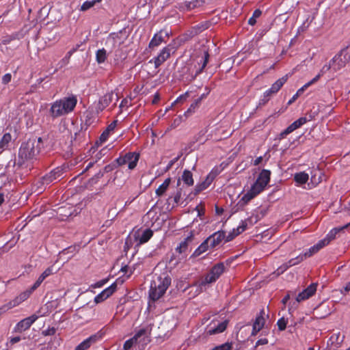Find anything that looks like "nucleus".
<instances>
[{"label":"nucleus","mask_w":350,"mask_h":350,"mask_svg":"<svg viewBox=\"0 0 350 350\" xmlns=\"http://www.w3.org/2000/svg\"><path fill=\"white\" fill-rule=\"evenodd\" d=\"M42 138L29 139L21 144L18 150V160L17 165L21 166L25 161L36 159L42 148H43Z\"/></svg>","instance_id":"f257e3e1"},{"label":"nucleus","mask_w":350,"mask_h":350,"mask_svg":"<svg viewBox=\"0 0 350 350\" xmlns=\"http://www.w3.org/2000/svg\"><path fill=\"white\" fill-rule=\"evenodd\" d=\"M77 104V98L75 95L56 100L51 103L49 109L50 116L57 118L72 112Z\"/></svg>","instance_id":"f03ea898"},{"label":"nucleus","mask_w":350,"mask_h":350,"mask_svg":"<svg viewBox=\"0 0 350 350\" xmlns=\"http://www.w3.org/2000/svg\"><path fill=\"white\" fill-rule=\"evenodd\" d=\"M171 284V278L167 275L157 277L152 280L149 290V297L152 301H157L165 293Z\"/></svg>","instance_id":"7ed1b4c3"},{"label":"nucleus","mask_w":350,"mask_h":350,"mask_svg":"<svg viewBox=\"0 0 350 350\" xmlns=\"http://www.w3.org/2000/svg\"><path fill=\"white\" fill-rule=\"evenodd\" d=\"M225 265L224 262H219L215 264L209 271V272L204 276V280L197 283L200 292L202 291L203 286L208 284H211L216 282L219 278L222 275L225 271Z\"/></svg>","instance_id":"20e7f679"},{"label":"nucleus","mask_w":350,"mask_h":350,"mask_svg":"<svg viewBox=\"0 0 350 350\" xmlns=\"http://www.w3.org/2000/svg\"><path fill=\"white\" fill-rule=\"evenodd\" d=\"M107 44H111L115 49L114 62L118 64L122 62L127 57L126 53L120 47L122 42L118 36H110L107 40Z\"/></svg>","instance_id":"39448f33"},{"label":"nucleus","mask_w":350,"mask_h":350,"mask_svg":"<svg viewBox=\"0 0 350 350\" xmlns=\"http://www.w3.org/2000/svg\"><path fill=\"white\" fill-rule=\"evenodd\" d=\"M350 61V49L347 48L341 50L340 53L336 55L332 59L333 71L337 72L345 67L346 64Z\"/></svg>","instance_id":"423d86ee"},{"label":"nucleus","mask_w":350,"mask_h":350,"mask_svg":"<svg viewBox=\"0 0 350 350\" xmlns=\"http://www.w3.org/2000/svg\"><path fill=\"white\" fill-rule=\"evenodd\" d=\"M139 159V154L135 152H129L124 156H120L116 159L118 166H122L128 163L129 170H133L137 164Z\"/></svg>","instance_id":"0eeeda50"},{"label":"nucleus","mask_w":350,"mask_h":350,"mask_svg":"<svg viewBox=\"0 0 350 350\" xmlns=\"http://www.w3.org/2000/svg\"><path fill=\"white\" fill-rule=\"evenodd\" d=\"M173 46L172 44H168L166 46L163 47L158 55L152 59L150 62H153L154 64V68H158L163 63H164L167 59L170 57L171 51L173 49Z\"/></svg>","instance_id":"6e6552de"},{"label":"nucleus","mask_w":350,"mask_h":350,"mask_svg":"<svg viewBox=\"0 0 350 350\" xmlns=\"http://www.w3.org/2000/svg\"><path fill=\"white\" fill-rule=\"evenodd\" d=\"M64 173V168L62 167H57L51 170L48 174L43 176L40 180L42 185H48L53 183L54 180L58 179L62 176Z\"/></svg>","instance_id":"1a4fd4ad"},{"label":"nucleus","mask_w":350,"mask_h":350,"mask_svg":"<svg viewBox=\"0 0 350 350\" xmlns=\"http://www.w3.org/2000/svg\"><path fill=\"white\" fill-rule=\"evenodd\" d=\"M171 31L167 30L161 29L157 33H154L151 40L148 44V48L151 50H154L158 47L162 42H166L165 37L169 38Z\"/></svg>","instance_id":"9d476101"},{"label":"nucleus","mask_w":350,"mask_h":350,"mask_svg":"<svg viewBox=\"0 0 350 350\" xmlns=\"http://www.w3.org/2000/svg\"><path fill=\"white\" fill-rule=\"evenodd\" d=\"M219 173V172L216 169H213L211 170V172L207 175L206 179L200 183L197 184L195 186L194 189V193L195 194H198L201 191L205 190L206 188L208 187V186L211 184V183L213 181L215 178L217 176V174Z\"/></svg>","instance_id":"9b49d317"},{"label":"nucleus","mask_w":350,"mask_h":350,"mask_svg":"<svg viewBox=\"0 0 350 350\" xmlns=\"http://www.w3.org/2000/svg\"><path fill=\"white\" fill-rule=\"evenodd\" d=\"M317 288V283L310 284L306 288H305L297 295L296 301L293 303V304H296L300 301L306 300L311 297L316 293Z\"/></svg>","instance_id":"f8f14e48"},{"label":"nucleus","mask_w":350,"mask_h":350,"mask_svg":"<svg viewBox=\"0 0 350 350\" xmlns=\"http://www.w3.org/2000/svg\"><path fill=\"white\" fill-rule=\"evenodd\" d=\"M36 314H33L21 321H20L15 327V330L18 332H23L28 329L31 325L38 319Z\"/></svg>","instance_id":"ddd939ff"},{"label":"nucleus","mask_w":350,"mask_h":350,"mask_svg":"<svg viewBox=\"0 0 350 350\" xmlns=\"http://www.w3.org/2000/svg\"><path fill=\"white\" fill-rule=\"evenodd\" d=\"M117 289V284L113 282L94 297V302L99 304L109 297Z\"/></svg>","instance_id":"4468645a"},{"label":"nucleus","mask_w":350,"mask_h":350,"mask_svg":"<svg viewBox=\"0 0 350 350\" xmlns=\"http://www.w3.org/2000/svg\"><path fill=\"white\" fill-rule=\"evenodd\" d=\"M101 338L102 335L100 333L93 334L78 345L75 350H87L93 344L100 340Z\"/></svg>","instance_id":"2eb2a0df"},{"label":"nucleus","mask_w":350,"mask_h":350,"mask_svg":"<svg viewBox=\"0 0 350 350\" xmlns=\"http://www.w3.org/2000/svg\"><path fill=\"white\" fill-rule=\"evenodd\" d=\"M31 292L29 289L22 292L17 297H16L14 299L9 301L5 307L8 309H11L14 307L18 306L20 304L27 299L31 295Z\"/></svg>","instance_id":"dca6fc26"},{"label":"nucleus","mask_w":350,"mask_h":350,"mask_svg":"<svg viewBox=\"0 0 350 350\" xmlns=\"http://www.w3.org/2000/svg\"><path fill=\"white\" fill-rule=\"evenodd\" d=\"M228 323V321H224L218 323L217 325L212 326V324L214 323V321H212L206 328V334L211 336L222 333L226 330Z\"/></svg>","instance_id":"f3484780"},{"label":"nucleus","mask_w":350,"mask_h":350,"mask_svg":"<svg viewBox=\"0 0 350 350\" xmlns=\"http://www.w3.org/2000/svg\"><path fill=\"white\" fill-rule=\"evenodd\" d=\"M226 232L223 230H219L214 232L213 234L209 236L206 240L210 245L211 248H214L219 245L221 242L225 239Z\"/></svg>","instance_id":"a211bd4d"},{"label":"nucleus","mask_w":350,"mask_h":350,"mask_svg":"<svg viewBox=\"0 0 350 350\" xmlns=\"http://www.w3.org/2000/svg\"><path fill=\"white\" fill-rule=\"evenodd\" d=\"M116 97V100H118V96L117 94H114L112 92H108L105 94L103 96H102L98 101V108L103 111L107 107H108L110 103H112L114 98Z\"/></svg>","instance_id":"6ab92c4d"},{"label":"nucleus","mask_w":350,"mask_h":350,"mask_svg":"<svg viewBox=\"0 0 350 350\" xmlns=\"http://www.w3.org/2000/svg\"><path fill=\"white\" fill-rule=\"evenodd\" d=\"M265 312L262 310L259 314L256 317V319L253 323L252 335L255 336L259 332L263 327L265 323V319L264 318Z\"/></svg>","instance_id":"aec40b11"},{"label":"nucleus","mask_w":350,"mask_h":350,"mask_svg":"<svg viewBox=\"0 0 350 350\" xmlns=\"http://www.w3.org/2000/svg\"><path fill=\"white\" fill-rule=\"evenodd\" d=\"M326 241H319L318 243L313 246L310 247L306 252L302 254L304 258H309L316 253H317L320 250L326 246Z\"/></svg>","instance_id":"412c9836"},{"label":"nucleus","mask_w":350,"mask_h":350,"mask_svg":"<svg viewBox=\"0 0 350 350\" xmlns=\"http://www.w3.org/2000/svg\"><path fill=\"white\" fill-rule=\"evenodd\" d=\"M209 59V53L207 51L204 52V55L201 57L200 62H198L199 67L196 68V73L194 76L192 77V79L193 80L198 75L201 74L204 69L206 68Z\"/></svg>","instance_id":"4be33fe9"},{"label":"nucleus","mask_w":350,"mask_h":350,"mask_svg":"<svg viewBox=\"0 0 350 350\" xmlns=\"http://www.w3.org/2000/svg\"><path fill=\"white\" fill-rule=\"evenodd\" d=\"M118 120H113L111 124H109L106 129L101 133L99 137V142L100 144L105 142L110 134L114 131L115 128L117 126Z\"/></svg>","instance_id":"5701e85b"},{"label":"nucleus","mask_w":350,"mask_h":350,"mask_svg":"<svg viewBox=\"0 0 350 350\" xmlns=\"http://www.w3.org/2000/svg\"><path fill=\"white\" fill-rule=\"evenodd\" d=\"M193 239L192 236H189L185 239L184 241H181L176 248V252L180 254H183V257L187 256V253L189 249V243L191 242Z\"/></svg>","instance_id":"b1692460"},{"label":"nucleus","mask_w":350,"mask_h":350,"mask_svg":"<svg viewBox=\"0 0 350 350\" xmlns=\"http://www.w3.org/2000/svg\"><path fill=\"white\" fill-rule=\"evenodd\" d=\"M139 331H144V333L136 341V345L138 344L144 349L150 342V333L146 328H142Z\"/></svg>","instance_id":"393cba45"},{"label":"nucleus","mask_w":350,"mask_h":350,"mask_svg":"<svg viewBox=\"0 0 350 350\" xmlns=\"http://www.w3.org/2000/svg\"><path fill=\"white\" fill-rule=\"evenodd\" d=\"M144 333V331H137L133 337L126 340L123 345L124 350H129L131 347L136 345V341L140 338V336Z\"/></svg>","instance_id":"a878e982"},{"label":"nucleus","mask_w":350,"mask_h":350,"mask_svg":"<svg viewBox=\"0 0 350 350\" xmlns=\"http://www.w3.org/2000/svg\"><path fill=\"white\" fill-rule=\"evenodd\" d=\"M271 172L268 170H262L259 174L256 181L264 187H266L270 180Z\"/></svg>","instance_id":"bb28decb"},{"label":"nucleus","mask_w":350,"mask_h":350,"mask_svg":"<svg viewBox=\"0 0 350 350\" xmlns=\"http://www.w3.org/2000/svg\"><path fill=\"white\" fill-rule=\"evenodd\" d=\"M287 75L278 79L269 88V92H272L275 94L287 81Z\"/></svg>","instance_id":"cd10ccee"},{"label":"nucleus","mask_w":350,"mask_h":350,"mask_svg":"<svg viewBox=\"0 0 350 350\" xmlns=\"http://www.w3.org/2000/svg\"><path fill=\"white\" fill-rule=\"evenodd\" d=\"M181 180L188 187L193 186L194 180L193 178V174L189 170H185L183 172Z\"/></svg>","instance_id":"c85d7f7f"},{"label":"nucleus","mask_w":350,"mask_h":350,"mask_svg":"<svg viewBox=\"0 0 350 350\" xmlns=\"http://www.w3.org/2000/svg\"><path fill=\"white\" fill-rule=\"evenodd\" d=\"M12 140V135L9 133H5L0 140V154L6 150Z\"/></svg>","instance_id":"c756f323"},{"label":"nucleus","mask_w":350,"mask_h":350,"mask_svg":"<svg viewBox=\"0 0 350 350\" xmlns=\"http://www.w3.org/2000/svg\"><path fill=\"white\" fill-rule=\"evenodd\" d=\"M209 247H210V245L208 244V241L206 239L198 246V248H196L195 250V251L192 254L191 256L192 257L199 256L204 252H206Z\"/></svg>","instance_id":"7c9ffc66"},{"label":"nucleus","mask_w":350,"mask_h":350,"mask_svg":"<svg viewBox=\"0 0 350 350\" xmlns=\"http://www.w3.org/2000/svg\"><path fill=\"white\" fill-rule=\"evenodd\" d=\"M170 183H171V178H166L163 181V183L161 185H159V187L156 189L155 193H156L157 196H158V197L162 196L165 193V191L167 190Z\"/></svg>","instance_id":"2f4dec72"},{"label":"nucleus","mask_w":350,"mask_h":350,"mask_svg":"<svg viewBox=\"0 0 350 350\" xmlns=\"http://www.w3.org/2000/svg\"><path fill=\"white\" fill-rule=\"evenodd\" d=\"M345 228H342V227L341 228H333L332 230H331L328 234L326 235V237L321 239V241H326V245H327L329 242L332 241V240H334L336 237V235L339 232H340L341 230H344Z\"/></svg>","instance_id":"473e14b6"},{"label":"nucleus","mask_w":350,"mask_h":350,"mask_svg":"<svg viewBox=\"0 0 350 350\" xmlns=\"http://www.w3.org/2000/svg\"><path fill=\"white\" fill-rule=\"evenodd\" d=\"M309 179V175L305 172H301L296 173L294 176L295 181L299 185H303L308 182Z\"/></svg>","instance_id":"72a5a7b5"},{"label":"nucleus","mask_w":350,"mask_h":350,"mask_svg":"<svg viewBox=\"0 0 350 350\" xmlns=\"http://www.w3.org/2000/svg\"><path fill=\"white\" fill-rule=\"evenodd\" d=\"M153 236V231L149 228L146 229L139 238V243L144 244L148 242Z\"/></svg>","instance_id":"f704fd0d"},{"label":"nucleus","mask_w":350,"mask_h":350,"mask_svg":"<svg viewBox=\"0 0 350 350\" xmlns=\"http://www.w3.org/2000/svg\"><path fill=\"white\" fill-rule=\"evenodd\" d=\"M107 51L104 48L98 49L96 52V60L98 64L104 63L107 59Z\"/></svg>","instance_id":"c9c22d12"},{"label":"nucleus","mask_w":350,"mask_h":350,"mask_svg":"<svg viewBox=\"0 0 350 350\" xmlns=\"http://www.w3.org/2000/svg\"><path fill=\"white\" fill-rule=\"evenodd\" d=\"M319 80V76L314 77L312 80H310V81L304 84L301 88H300L295 94H297L298 96H301L308 88L317 82Z\"/></svg>","instance_id":"e433bc0d"},{"label":"nucleus","mask_w":350,"mask_h":350,"mask_svg":"<svg viewBox=\"0 0 350 350\" xmlns=\"http://www.w3.org/2000/svg\"><path fill=\"white\" fill-rule=\"evenodd\" d=\"M265 188V187L256 180V182L252 185L250 191H251L255 196H256L260 192H262Z\"/></svg>","instance_id":"4c0bfd02"},{"label":"nucleus","mask_w":350,"mask_h":350,"mask_svg":"<svg viewBox=\"0 0 350 350\" xmlns=\"http://www.w3.org/2000/svg\"><path fill=\"white\" fill-rule=\"evenodd\" d=\"M345 338V336L342 335L340 332L334 333L333 334L329 340H331L332 343H336L337 345H340Z\"/></svg>","instance_id":"58836bf2"},{"label":"nucleus","mask_w":350,"mask_h":350,"mask_svg":"<svg viewBox=\"0 0 350 350\" xmlns=\"http://www.w3.org/2000/svg\"><path fill=\"white\" fill-rule=\"evenodd\" d=\"M262 14V11L260 9H256L252 16L248 20V24L253 26L256 23V18H259Z\"/></svg>","instance_id":"ea45409f"},{"label":"nucleus","mask_w":350,"mask_h":350,"mask_svg":"<svg viewBox=\"0 0 350 350\" xmlns=\"http://www.w3.org/2000/svg\"><path fill=\"white\" fill-rule=\"evenodd\" d=\"M304 257L303 256L302 254H299L295 258H291L286 263L288 264V267H291L292 266L298 265L301 262H302L304 260Z\"/></svg>","instance_id":"a19ab883"},{"label":"nucleus","mask_w":350,"mask_h":350,"mask_svg":"<svg viewBox=\"0 0 350 350\" xmlns=\"http://www.w3.org/2000/svg\"><path fill=\"white\" fill-rule=\"evenodd\" d=\"M308 121V120L307 119L306 117H301L299 119H297V120L294 121L292 123V125L293 126L294 129L296 130V129L300 128L304 124H306Z\"/></svg>","instance_id":"79ce46f5"},{"label":"nucleus","mask_w":350,"mask_h":350,"mask_svg":"<svg viewBox=\"0 0 350 350\" xmlns=\"http://www.w3.org/2000/svg\"><path fill=\"white\" fill-rule=\"evenodd\" d=\"M189 97V92H186L185 93L180 95L172 103V105H171V107L174 105H175L177 103H183V102H185L187 98Z\"/></svg>","instance_id":"37998d69"},{"label":"nucleus","mask_w":350,"mask_h":350,"mask_svg":"<svg viewBox=\"0 0 350 350\" xmlns=\"http://www.w3.org/2000/svg\"><path fill=\"white\" fill-rule=\"evenodd\" d=\"M295 129H294L292 124H291L286 129H284L280 134V139L285 138L288 135L293 132Z\"/></svg>","instance_id":"c03bdc74"},{"label":"nucleus","mask_w":350,"mask_h":350,"mask_svg":"<svg viewBox=\"0 0 350 350\" xmlns=\"http://www.w3.org/2000/svg\"><path fill=\"white\" fill-rule=\"evenodd\" d=\"M330 69L333 70V66H332L331 60L329 61L328 64H325L322 67V68L321 69L319 73L317 76H319V79H320L322 75H323L325 73H326Z\"/></svg>","instance_id":"a18cd8bd"},{"label":"nucleus","mask_w":350,"mask_h":350,"mask_svg":"<svg viewBox=\"0 0 350 350\" xmlns=\"http://www.w3.org/2000/svg\"><path fill=\"white\" fill-rule=\"evenodd\" d=\"M288 321L284 317L279 319L277 321V325L280 331H283L286 329Z\"/></svg>","instance_id":"49530a36"},{"label":"nucleus","mask_w":350,"mask_h":350,"mask_svg":"<svg viewBox=\"0 0 350 350\" xmlns=\"http://www.w3.org/2000/svg\"><path fill=\"white\" fill-rule=\"evenodd\" d=\"M95 3H96L95 0L86 1L82 4V5L81 7V10L86 11V10H89L90 8H91L92 7H93L95 5Z\"/></svg>","instance_id":"de8ad7c7"},{"label":"nucleus","mask_w":350,"mask_h":350,"mask_svg":"<svg viewBox=\"0 0 350 350\" xmlns=\"http://www.w3.org/2000/svg\"><path fill=\"white\" fill-rule=\"evenodd\" d=\"M273 94H275L273 92H269V89L266 90L263 94V98L260 100L261 103L265 104L267 103L269 100L270 97L272 96Z\"/></svg>","instance_id":"09e8293b"},{"label":"nucleus","mask_w":350,"mask_h":350,"mask_svg":"<svg viewBox=\"0 0 350 350\" xmlns=\"http://www.w3.org/2000/svg\"><path fill=\"white\" fill-rule=\"evenodd\" d=\"M232 349V345L229 342H226L222 345L216 346L211 350H231Z\"/></svg>","instance_id":"8fccbe9b"},{"label":"nucleus","mask_w":350,"mask_h":350,"mask_svg":"<svg viewBox=\"0 0 350 350\" xmlns=\"http://www.w3.org/2000/svg\"><path fill=\"white\" fill-rule=\"evenodd\" d=\"M255 197L256 196L249 190L246 193L243 195V196L241 198V200L243 201L245 203H247Z\"/></svg>","instance_id":"3c124183"},{"label":"nucleus","mask_w":350,"mask_h":350,"mask_svg":"<svg viewBox=\"0 0 350 350\" xmlns=\"http://www.w3.org/2000/svg\"><path fill=\"white\" fill-rule=\"evenodd\" d=\"M198 108V107L196 106V103H192L188 109L185 112V116L186 117L189 116L191 114L195 112L196 109Z\"/></svg>","instance_id":"603ef678"},{"label":"nucleus","mask_w":350,"mask_h":350,"mask_svg":"<svg viewBox=\"0 0 350 350\" xmlns=\"http://www.w3.org/2000/svg\"><path fill=\"white\" fill-rule=\"evenodd\" d=\"M182 191L183 189L180 188L177 190L176 193L174 196V201L176 204H178L182 199Z\"/></svg>","instance_id":"864d4df0"},{"label":"nucleus","mask_w":350,"mask_h":350,"mask_svg":"<svg viewBox=\"0 0 350 350\" xmlns=\"http://www.w3.org/2000/svg\"><path fill=\"white\" fill-rule=\"evenodd\" d=\"M288 264L286 262V263H284L283 265H282L280 267H279L277 270H276V272H277V275H280L282 273H283L285 271H286L288 269Z\"/></svg>","instance_id":"5fc2aeb1"},{"label":"nucleus","mask_w":350,"mask_h":350,"mask_svg":"<svg viewBox=\"0 0 350 350\" xmlns=\"http://www.w3.org/2000/svg\"><path fill=\"white\" fill-rule=\"evenodd\" d=\"M321 173L319 172V177L318 178H317V174H312V176H311V182L314 184V185H318L319 183L321 182Z\"/></svg>","instance_id":"6e6d98bb"},{"label":"nucleus","mask_w":350,"mask_h":350,"mask_svg":"<svg viewBox=\"0 0 350 350\" xmlns=\"http://www.w3.org/2000/svg\"><path fill=\"white\" fill-rule=\"evenodd\" d=\"M178 159H179V157H177L174 158V159H172L171 161H169V163H167V166H166V167H165V170H164V171H165V172H167V171H169V170L172 167V166L174 165V164L176 161H178Z\"/></svg>","instance_id":"4d7b16f0"},{"label":"nucleus","mask_w":350,"mask_h":350,"mask_svg":"<svg viewBox=\"0 0 350 350\" xmlns=\"http://www.w3.org/2000/svg\"><path fill=\"white\" fill-rule=\"evenodd\" d=\"M15 37L13 36H7L3 37L1 39V44H9L12 40H14Z\"/></svg>","instance_id":"13d9d810"},{"label":"nucleus","mask_w":350,"mask_h":350,"mask_svg":"<svg viewBox=\"0 0 350 350\" xmlns=\"http://www.w3.org/2000/svg\"><path fill=\"white\" fill-rule=\"evenodd\" d=\"M12 79V75L10 73H7L4 75L2 77V83L3 84H8L11 81Z\"/></svg>","instance_id":"bf43d9fd"},{"label":"nucleus","mask_w":350,"mask_h":350,"mask_svg":"<svg viewBox=\"0 0 350 350\" xmlns=\"http://www.w3.org/2000/svg\"><path fill=\"white\" fill-rule=\"evenodd\" d=\"M75 251H76V247L70 246V247H68L63 250L62 251L61 254H69V253H75Z\"/></svg>","instance_id":"052dcab7"},{"label":"nucleus","mask_w":350,"mask_h":350,"mask_svg":"<svg viewBox=\"0 0 350 350\" xmlns=\"http://www.w3.org/2000/svg\"><path fill=\"white\" fill-rule=\"evenodd\" d=\"M107 279L101 280L97 282L96 283H95L94 284L92 285V286L93 288H100L103 285H105L107 283Z\"/></svg>","instance_id":"680f3d73"},{"label":"nucleus","mask_w":350,"mask_h":350,"mask_svg":"<svg viewBox=\"0 0 350 350\" xmlns=\"http://www.w3.org/2000/svg\"><path fill=\"white\" fill-rule=\"evenodd\" d=\"M235 237H237L236 234H235V230L234 229L233 230V232H230L227 236L226 235V237H225V241L226 242H228V241H232Z\"/></svg>","instance_id":"e2e57ef3"},{"label":"nucleus","mask_w":350,"mask_h":350,"mask_svg":"<svg viewBox=\"0 0 350 350\" xmlns=\"http://www.w3.org/2000/svg\"><path fill=\"white\" fill-rule=\"evenodd\" d=\"M267 343H268V340L265 338H262L256 341L255 347H257L258 346H260V345H267Z\"/></svg>","instance_id":"0e129e2a"},{"label":"nucleus","mask_w":350,"mask_h":350,"mask_svg":"<svg viewBox=\"0 0 350 350\" xmlns=\"http://www.w3.org/2000/svg\"><path fill=\"white\" fill-rule=\"evenodd\" d=\"M53 273V269L51 267H48L46 269H45L42 275H44V277L46 278L49 275H51Z\"/></svg>","instance_id":"69168bd1"},{"label":"nucleus","mask_w":350,"mask_h":350,"mask_svg":"<svg viewBox=\"0 0 350 350\" xmlns=\"http://www.w3.org/2000/svg\"><path fill=\"white\" fill-rule=\"evenodd\" d=\"M42 283L37 280L36 281V282L33 284V286L29 290L31 291V292L32 293L37 288H38L40 286V285Z\"/></svg>","instance_id":"338daca9"},{"label":"nucleus","mask_w":350,"mask_h":350,"mask_svg":"<svg viewBox=\"0 0 350 350\" xmlns=\"http://www.w3.org/2000/svg\"><path fill=\"white\" fill-rule=\"evenodd\" d=\"M208 25L206 23L199 24L196 26V28L200 29V31H204L208 29Z\"/></svg>","instance_id":"774afa93"}]
</instances>
